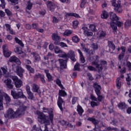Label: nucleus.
I'll use <instances>...</instances> for the list:
<instances>
[{"label":"nucleus","instance_id":"1","mask_svg":"<svg viewBox=\"0 0 131 131\" xmlns=\"http://www.w3.org/2000/svg\"><path fill=\"white\" fill-rule=\"evenodd\" d=\"M36 114L38 115V121L40 123H43L45 126L50 125L51 120H50V117L49 116H47L46 114L42 112H40L39 111H36ZM48 117H49V119H47Z\"/></svg>","mask_w":131,"mask_h":131},{"label":"nucleus","instance_id":"2","mask_svg":"<svg viewBox=\"0 0 131 131\" xmlns=\"http://www.w3.org/2000/svg\"><path fill=\"white\" fill-rule=\"evenodd\" d=\"M67 96V93L65 91V90H59L58 92V97L57 100V106L58 108H59L60 111H63V106L62 104L64 103V100L63 98L61 97H66Z\"/></svg>","mask_w":131,"mask_h":131},{"label":"nucleus","instance_id":"3","mask_svg":"<svg viewBox=\"0 0 131 131\" xmlns=\"http://www.w3.org/2000/svg\"><path fill=\"white\" fill-rule=\"evenodd\" d=\"M93 66H95L96 69H98V72H102L103 70V66L107 65V61L105 60H102L100 64H99V56H96V60L92 62Z\"/></svg>","mask_w":131,"mask_h":131},{"label":"nucleus","instance_id":"4","mask_svg":"<svg viewBox=\"0 0 131 131\" xmlns=\"http://www.w3.org/2000/svg\"><path fill=\"white\" fill-rule=\"evenodd\" d=\"M59 57H60V58H64V59H66V60L62 59H58V61L59 62L60 66V69H67V61H68V55H67V54H66V53L63 52V51H62V53L59 55Z\"/></svg>","mask_w":131,"mask_h":131},{"label":"nucleus","instance_id":"5","mask_svg":"<svg viewBox=\"0 0 131 131\" xmlns=\"http://www.w3.org/2000/svg\"><path fill=\"white\" fill-rule=\"evenodd\" d=\"M4 97L5 99L7 104H9L11 102V97L8 95L6 93L0 91V111L1 110H4Z\"/></svg>","mask_w":131,"mask_h":131},{"label":"nucleus","instance_id":"6","mask_svg":"<svg viewBox=\"0 0 131 131\" xmlns=\"http://www.w3.org/2000/svg\"><path fill=\"white\" fill-rule=\"evenodd\" d=\"M110 18L111 21H116L117 27L118 26L119 28H120L121 26H123V23L122 21H118V20H119V17L117 16L115 13H113V12H110Z\"/></svg>","mask_w":131,"mask_h":131},{"label":"nucleus","instance_id":"7","mask_svg":"<svg viewBox=\"0 0 131 131\" xmlns=\"http://www.w3.org/2000/svg\"><path fill=\"white\" fill-rule=\"evenodd\" d=\"M10 78L13 80L14 82V85L16 89H20L23 85V81L19 79L17 76H10Z\"/></svg>","mask_w":131,"mask_h":131},{"label":"nucleus","instance_id":"8","mask_svg":"<svg viewBox=\"0 0 131 131\" xmlns=\"http://www.w3.org/2000/svg\"><path fill=\"white\" fill-rule=\"evenodd\" d=\"M11 94L13 99H20V98H22L23 99H26V96L24 95V94L22 91L16 93V92L11 90Z\"/></svg>","mask_w":131,"mask_h":131},{"label":"nucleus","instance_id":"9","mask_svg":"<svg viewBox=\"0 0 131 131\" xmlns=\"http://www.w3.org/2000/svg\"><path fill=\"white\" fill-rule=\"evenodd\" d=\"M42 110L45 113H48L49 114V119L50 120L51 123H53L54 121V111L53 110H49V108L47 107H43Z\"/></svg>","mask_w":131,"mask_h":131},{"label":"nucleus","instance_id":"10","mask_svg":"<svg viewBox=\"0 0 131 131\" xmlns=\"http://www.w3.org/2000/svg\"><path fill=\"white\" fill-rule=\"evenodd\" d=\"M27 108V106H26L17 108L15 112V117H20V116L24 115Z\"/></svg>","mask_w":131,"mask_h":131},{"label":"nucleus","instance_id":"11","mask_svg":"<svg viewBox=\"0 0 131 131\" xmlns=\"http://www.w3.org/2000/svg\"><path fill=\"white\" fill-rule=\"evenodd\" d=\"M5 118H15L16 117V113L13 109L10 108L4 115Z\"/></svg>","mask_w":131,"mask_h":131},{"label":"nucleus","instance_id":"12","mask_svg":"<svg viewBox=\"0 0 131 131\" xmlns=\"http://www.w3.org/2000/svg\"><path fill=\"white\" fill-rule=\"evenodd\" d=\"M87 120L88 121H91L95 125V128H94V131H101L100 128H97V124H99V121L96 119L94 117H89Z\"/></svg>","mask_w":131,"mask_h":131},{"label":"nucleus","instance_id":"13","mask_svg":"<svg viewBox=\"0 0 131 131\" xmlns=\"http://www.w3.org/2000/svg\"><path fill=\"white\" fill-rule=\"evenodd\" d=\"M52 39L54 41V43L55 46H58L60 43V41H61V37L58 36V34L53 33L52 35Z\"/></svg>","mask_w":131,"mask_h":131},{"label":"nucleus","instance_id":"14","mask_svg":"<svg viewBox=\"0 0 131 131\" xmlns=\"http://www.w3.org/2000/svg\"><path fill=\"white\" fill-rule=\"evenodd\" d=\"M3 51V54L5 58H9L12 55V51L9 50L8 48H7V45H4L2 47Z\"/></svg>","mask_w":131,"mask_h":131},{"label":"nucleus","instance_id":"15","mask_svg":"<svg viewBox=\"0 0 131 131\" xmlns=\"http://www.w3.org/2000/svg\"><path fill=\"white\" fill-rule=\"evenodd\" d=\"M117 107L119 110L123 111V112H125V110L127 109L128 105L125 102L120 101L117 105Z\"/></svg>","mask_w":131,"mask_h":131},{"label":"nucleus","instance_id":"16","mask_svg":"<svg viewBox=\"0 0 131 131\" xmlns=\"http://www.w3.org/2000/svg\"><path fill=\"white\" fill-rule=\"evenodd\" d=\"M16 74L21 78H23V74L25 72V71L21 66H17L16 67Z\"/></svg>","mask_w":131,"mask_h":131},{"label":"nucleus","instance_id":"17","mask_svg":"<svg viewBox=\"0 0 131 131\" xmlns=\"http://www.w3.org/2000/svg\"><path fill=\"white\" fill-rule=\"evenodd\" d=\"M113 7H114V10L116 13H118L120 14V13H122V8L120 7V4H116L115 2H114L112 4Z\"/></svg>","mask_w":131,"mask_h":131},{"label":"nucleus","instance_id":"18","mask_svg":"<svg viewBox=\"0 0 131 131\" xmlns=\"http://www.w3.org/2000/svg\"><path fill=\"white\" fill-rule=\"evenodd\" d=\"M68 56V60H69V58L73 61V62H76V59L75 58V53L73 50H70L69 53L67 54Z\"/></svg>","mask_w":131,"mask_h":131},{"label":"nucleus","instance_id":"19","mask_svg":"<svg viewBox=\"0 0 131 131\" xmlns=\"http://www.w3.org/2000/svg\"><path fill=\"white\" fill-rule=\"evenodd\" d=\"M93 87L94 88V91L96 94L101 93V90H102V87L100 85V84H98V82H94L93 83Z\"/></svg>","mask_w":131,"mask_h":131},{"label":"nucleus","instance_id":"20","mask_svg":"<svg viewBox=\"0 0 131 131\" xmlns=\"http://www.w3.org/2000/svg\"><path fill=\"white\" fill-rule=\"evenodd\" d=\"M4 82L5 83L7 89H9V90H13L14 85L12 84V80H11V79L7 78L4 80Z\"/></svg>","mask_w":131,"mask_h":131},{"label":"nucleus","instance_id":"21","mask_svg":"<svg viewBox=\"0 0 131 131\" xmlns=\"http://www.w3.org/2000/svg\"><path fill=\"white\" fill-rule=\"evenodd\" d=\"M26 92L28 95V99L29 100H33L34 99V95H33V93L30 91V86L28 85H26Z\"/></svg>","mask_w":131,"mask_h":131},{"label":"nucleus","instance_id":"22","mask_svg":"<svg viewBox=\"0 0 131 131\" xmlns=\"http://www.w3.org/2000/svg\"><path fill=\"white\" fill-rule=\"evenodd\" d=\"M9 61L11 63H16L18 65H21V61H20V59L15 55L10 57Z\"/></svg>","mask_w":131,"mask_h":131},{"label":"nucleus","instance_id":"23","mask_svg":"<svg viewBox=\"0 0 131 131\" xmlns=\"http://www.w3.org/2000/svg\"><path fill=\"white\" fill-rule=\"evenodd\" d=\"M47 6L49 10H50V11H51V12H53V11L56 8L55 3L52 2L51 1L47 2Z\"/></svg>","mask_w":131,"mask_h":131},{"label":"nucleus","instance_id":"24","mask_svg":"<svg viewBox=\"0 0 131 131\" xmlns=\"http://www.w3.org/2000/svg\"><path fill=\"white\" fill-rule=\"evenodd\" d=\"M32 55L33 56V57L34 58V61L35 63H37L41 60L40 58V56L38 53H37L36 52H33L32 53Z\"/></svg>","mask_w":131,"mask_h":131},{"label":"nucleus","instance_id":"25","mask_svg":"<svg viewBox=\"0 0 131 131\" xmlns=\"http://www.w3.org/2000/svg\"><path fill=\"white\" fill-rule=\"evenodd\" d=\"M75 17V18H81L80 15L76 13H67L65 15L66 19L68 17Z\"/></svg>","mask_w":131,"mask_h":131},{"label":"nucleus","instance_id":"26","mask_svg":"<svg viewBox=\"0 0 131 131\" xmlns=\"http://www.w3.org/2000/svg\"><path fill=\"white\" fill-rule=\"evenodd\" d=\"M45 73L46 74V77H47L48 81L49 82L54 80L53 79V76L51 74H50V70H45Z\"/></svg>","mask_w":131,"mask_h":131},{"label":"nucleus","instance_id":"27","mask_svg":"<svg viewBox=\"0 0 131 131\" xmlns=\"http://www.w3.org/2000/svg\"><path fill=\"white\" fill-rule=\"evenodd\" d=\"M28 5H27V7L26 8V12L27 13V14H30V12L27 11L28 10L29 11H30L31 9H32V7H33V3H31V1L29 0L28 3Z\"/></svg>","mask_w":131,"mask_h":131},{"label":"nucleus","instance_id":"28","mask_svg":"<svg viewBox=\"0 0 131 131\" xmlns=\"http://www.w3.org/2000/svg\"><path fill=\"white\" fill-rule=\"evenodd\" d=\"M77 112L79 116H82V114H83V112H84V110H83L82 107L79 104L77 106Z\"/></svg>","mask_w":131,"mask_h":131},{"label":"nucleus","instance_id":"29","mask_svg":"<svg viewBox=\"0 0 131 131\" xmlns=\"http://www.w3.org/2000/svg\"><path fill=\"white\" fill-rule=\"evenodd\" d=\"M116 88L118 90H120L121 89V84L122 82H121V80H120V77H118L115 81Z\"/></svg>","mask_w":131,"mask_h":131},{"label":"nucleus","instance_id":"30","mask_svg":"<svg viewBox=\"0 0 131 131\" xmlns=\"http://www.w3.org/2000/svg\"><path fill=\"white\" fill-rule=\"evenodd\" d=\"M108 47L110 49H112L113 51H115V49L116 48V47H115V45L114 44V43H113V41H108Z\"/></svg>","mask_w":131,"mask_h":131},{"label":"nucleus","instance_id":"31","mask_svg":"<svg viewBox=\"0 0 131 131\" xmlns=\"http://www.w3.org/2000/svg\"><path fill=\"white\" fill-rule=\"evenodd\" d=\"M98 35L100 38H104L106 36V32H104L103 30H100L98 32Z\"/></svg>","mask_w":131,"mask_h":131},{"label":"nucleus","instance_id":"32","mask_svg":"<svg viewBox=\"0 0 131 131\" xmlns=\"http://www.w3.org/2000/svg\"><path fill=\"white\" fill-rule=\"evenodd\" d=\"M14 39H15L16 43H18V45L20 46V47H21L22 48H23L24 47V43H23V42L22 41V40L19 39V38H18V37H15Z\"/></svg>","mask_w":131,"mask_h":131},{"label":"nucleus","instance_id":"33","mask_svg":"<svg viewBox=\"0 0 131 131\" xmlns=\"http://www.w3.org/2000/svg\"><path fill=\"white\" fill-rule=\"evenodd\" d=\"M26 68L28 71H29L30 73H34L35 70L32 67H31V66L28 64H26Z\"/></svg>","mask_w":131,"mask_h":131},{"label":"nucleus","instance_id":"34","mask_svg":"<svg viewBox=\"0 0 131 131\" xmlns=\"http://www.w3.org/2000/svg\"><path fill=\"white\" fill-rule=\"evenodd\" d=\"M73 31L71 30H66L63 33L64 36H70V35L72 34Z\"/></svg>","mask_w":131,"mask_h":131},{"label":"nucleus","instance_id":"35","mask_svg":"<svg viewBox=\"0 0 131 131\" xmlns=\"http://www.w3.org/2000/svg\"><path fill=\"white\" fill-rule=\"evenodd\" d=\"M56 83L59 86L60 89H64V86H63V85L62 84V82L61 81V80L59 78H56Z\"/></svg>","mask_w":131,"mask_h":131},{"label":"nucleus","instance_id":"36","mask_svg":"<svg viewBox=\"0 0 131 131\" xmlns=\"http://www.w3.org/2000/svg\"><path fill=\"white\" fill-rule=\"evenodd\" d=\"M89 28L91 31H93V32H97L98 30L96 28V26L94 24H91L89 25Z\"/></svg>","mask_w":131,"mask_h":131},{"label":"nucleus","instance_id":"37","mask_svg":"<svg viewBox=\"0 0 131 131\" xmlns=\"http://www.w3.org/2000/svg\"><path fill=\"white\" fill-rule=\"evenodd\" d=\"M109 17V14H108V12L106 11H103L102 12V14L101 15V18L102 19H107Z\"/></svg>","mask_w":131,"mask_h":131},{"label":"nucleus","instance_id":"38","mask_svg":"<svg viewBox=\"0 0 131 131\" xmlns=\"http://www.w3.org/2000/svg\"><path fill=\"white\" fill-rule=\"evenodd\" d=\"M111 27L113 30H117V25H116V23H114V21H112L111 23Z\"/></svg>","mask_w":131,"mask_h":131},{"label":"nucleus","instance_id":"39","mask_svg":"<svg viewBox=\"0 0 131 131\" xmlns=\"http://www.w3.org/2000/svg\"><path fill=\"white\" fill-rule=\"evenodd\" d=\"M39 90V87L36 84H34L33 85V91L34 93H38V90Z\"/></svg>","mask_w":131,"mask_h":131},{"label":"nucleus","instance_id":"40","mask_svg":"<svg viewBox=\"0 0 131 131\" xmlns=\"http://www.w3.org/2000/svg\"><path fill=\"white\" fill-rule=\"evenodd\" d=\"M53 57H54V55L49 52L47 55L44 56V59L45 60H49V59H52Z\"/></svg>","mask_w":131,"mask_h":131},{"label":"nucleus","instance_id":"41","mask_svg":"<svg viewBox=\"0 0 131 131\" xmlns=\"http://www.w3.org/2000/svg\"><path fill=\"white\" fill-rule=\"evenodd\" d=\"M72 40L73 42H75V43H77V42H79V38L77 36H74L72 38Z\"/></svg>","mask_w":131,"mask_h":131},{"label":"nucleus","instance_id":"42","mask_svg":"<svg viewBox=\"0 0 131 131\" xmlns=\"http://www.w3.org/2000/svg\"><path fill=\"white\" fill-rule=\"evenodd\" d=\"M79 24V21H78V20H74L73 21V27L74 29H76V28H77V27H78Z\"/></svg>","mask_w":131,"mask_h":131},{"label":"nucleus","instance_id":"43","mask_svg":"<svg viewBox=\"0 0 131 131\" xmlns=\"http://www.w3.org/2000/svg\"><path fill=\"white\" fill-rule=\"evenodd\" d=\"M54 50L55 54H61L62 53V50H60L58 46H55Z\"/></svg>","mask_w":131,"mask_h":131},{"label":"nucleus","instance_id":"44","mask_svg":"<svg viewBox=\"0 0 131 131\" xmlns=\"http://www.w3.org/2000/svg\"><path fill=\"white\" fill-rule=\"evenodd\" d=\"M80 66V64H79V63L77 62L74 67V71H79L80 70V69H79Z\"/></svg>","mask_w":131,"mask_h":131},{"label":"nucleus","instance_id":"45","mask_svg":"<svg viewBox=\"0 0 131 131\" xmlns=\"http://www.w3.org/2000/svg\"><path fill=\"white\" fill-rule=\"evenodd\" d=\"M42 76V75H41L40 73L36 74L34 77V80H38V79H40Z\"/></svg>","mask_w":131,"mask_h":131},{"label":"nucleus","instance_id":"46","mask_svg":"<svg viewBox=\"0 0 131 131\" xmlns=\"http://www.w3.org/2000/svg\"><path fill=\"white\" fill-rule=\"evenodd\" d=\"M87 0H81V4L80 5V8L81 9L83 8V7L85 6V4H86Z\"/></svg>","mask_w":131,"mask_h":131},{"label":"nucleus","instance_id":"47","mask_svg":"<svg viewBox=\"0 0 131 131\" xmlns=\"http://www.w3.org/2000/svg\"><path fill=\"white\" fill-rule=\"evenodd\" d=\"M97 96V100L99 101V102H102V100H103V96L101 95L100 93H97L96 94Z\"/></svg>","mask_w":131,"mask_h":131},{"label":"nucleus","instance_id":"48","mask_svg":"<svg viewBox=\"0 0 131 131\" xmlns=\"http://www.w3.org/2000/svg\"><path fill=\"white\" fill-rule=\"evenodd\" d=\"M58 46H60L61 48H68V46L66 45V43L64 42H59Z\"/></svg>","mask_w":131,"mask_h":131},{"label":"nucleus","instance_id":"49","mask_svg":"<svg viewBox=\"0 0 131 131\" xmlns=\"http://www.w3.org/2000/svg\"><path fill=\"white\" fill-rule=\"evenodd\" d=\"M130 21L129 20H126V21L124 23V26L125 28H127V27H129L130 26L131 24Z\"/></svg>","mask_w":131,"mask_h":131},{"label":"nucleus","instance_id":"50","mask_svg":"<svg viewBox=\"0 0 131 131\" xmlns=\"http://www.w3.org/2000/svg\"><path fill=\"white\" fill-rule=\"evenodd\" d=\"M32 28H33V29H36V30H37L38 28V24H36V23L32 24Z\"/></svg>","mask_w":131,"mask_h":131},{"label":"nucleus","instance_id":"51","mask_svg":"<svg viewBox=\"0 0 131 131\" xmlns=\"http://www.w3.org/2000/svg\"><path fill=\"white\" fill-rule=\"evenodd\" d=\"M1 69L3 71V74H7L8 72V68L7 67H1Z\"/></svg>","mask_w":131,"mask_h":131},{"label":"nucleus","instance_id":"52","mask_svg":"<svg viewBox=\"0 0 131 131\" xmlns=\"http://www.w3.org/2000/svg\"><path fill=\"white\" fill-rule=\"evenodd\" d=\"M16 53L17 54H19V55H21V54H23V51L22 50H20V48L16 47L15 49Z\"/></svg>","mask_w":131,"mask_h":131},{"label":"nucleus","instance_id":"53","mask_svg":"<svg viewBox=\"0 0 131 131\" xmlns=\"http://www.w3.org/2000/svg\"><path fill=\"white\" fill-rule=\"evenodd\" d=\"M120 49L122 51L121 53L125 54V52H126V47H125L124 46H121L120 47Z\"/></svg>","mask_w":131,"mask_h":131},{"label":"nucleus","instance_id":"54","mask_svg":"<svg viewBox=\"0 0 131 131\" xmlns=\"http://www.w3.org/2000/svg\"><path fill=\"white\" fill-rule=\"evenodd\" d=\"M90 104L92 108H94L95 106H99V104L98 103V102H96L95 101H91Z\"/></svg>","mask_w":131,"mask_h":131},{"label":"nucleus","instance_id":"55","mask_svg":"<svg viewBox=\"0 0 131 131\" xmlns=\"http://www.w3.org/2000/svg\"><path fill=\"white\" fill-rule=\"evenodd\" d=\"M47 14V11L46 10H41L39 12V15H40L41 16H45Z\"/></svg>","mask_w":131,"mask_h":131},{"label":"nucleus","instance_id":"56","mask_svg":"<svg viewBox=\"0 0 131 131\" xmlns=\"http://www.w3.org/2000/svg\"><path fill=\"white\" fill-rule=\"evenodd\" d=\"M92 48L94 51H96L99 48V46H98V44L93 43L92 44Z\"/></svg>","mask_w":131,"mask_h":131},{"label":"nucleus","instance_id":"57","mask_svg":"<svg viewBox=\"0 0 131 131\" xmlns=\"http://www.w3.org/2000/svg\"><path fill=\"white\" fill-rule=\"evenodd\" d=\"M32 131H40L41 130L40 129V128H37V127H36V125H34L32 127Z\"/></svg>","mask_w":131,"mask_h":131},{"label":"nucleus","instance_id":"58","mask_svg":"<svg viewBox=\"0 0 131 131\" xmlns=\"http://www.w3.org/2000/svg\"><path fill=\"white\" fill-rule=\"evenodd\" d=\"M125 55V54H124L123 53H120L118 56L119 61H121V60H122L123 59Z\"/></svg>","mask_w":131,"mask_h":131},{"label":"nucleus","instance_id":"59","mask_svg":"<svg viewBox=\"0 0 131 131\" xmlns=\"http://www.w3.org/2000/svg\"><path fill=\"white\" fill-rule=\"evenodd\" d=\"M1 2V7L2 9H5L6 8V2L5 0H0Z\"/></svg>","mask_w":131,"mask_h":131},{"label":"nucleus","instance_id":"60","mask_svg":"<svg viewBox=\"0 0 131 131\" xmlns=\"http://www.w3.org/2000/svg\"><path fill=\"white\" fill-rule=\"evenodd\" d=\"M88 69L90 70V71H96V68L92 66H89L88 67Z\"/></svg>","mask_w":131,"mask_h":131},{"label":"nucleus","instance_id":"61","mask_svg":"<svg viewBox=\"0 0 131 131\" xmlns=\"http://www.w3.org/2000/svg\"><path fill=\"white\" fill-rule=\"evenodd\" d=\"M77 101V97H73L72 99V105H75V103Z\"/></svg>","mask_w":131,"mask_h":131},{"label":"nucleus","instance_id":"62","mask_svg":"<svg viewBox=\"0 0 131 131\" xmlns=\"http://www.w3.org/2000/svg\"><path fill=\"white\" fill-rule=\"evenodd\" d=\"M40 79L43 84H45L46 83V79H45V76L43 75H42V76H41Z\"/></svg>","mask_w":131,"mask_h":131},{"label":"nucleus","instance_id":"63","mask_svg":"<svg viewBox=\"0 0 131 131\" xmlns=\"http://www.w3.org/2000/svg\"><path fill=\"white\" fill-rule=\"evenodd\" d=\"M126 65L127 67L128 68V71H131V62L130 61H127Z\"/></svg>","mask_w":131,"mask_h":131},{"label":"nucleus","instance_id":"64","mask_svg":"<svg viewBox=\"0 0 131 131\" xmlns=\"http://www.w3.org/2000/svg\"><path fill=\"white\" fill-rule=\"evenodd\" d=\"M5 13L7 14V16H11L12 15V12L9 9H5Z\"/></svg>","mask_w":131,"mask_h":131}]
</instances>
